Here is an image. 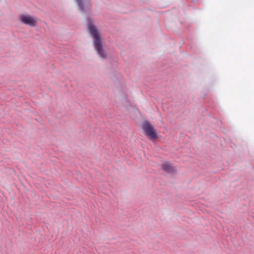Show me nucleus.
<instances>
[{
    "label": "nucleus",
    "mask_w": 254,
    "mask_h": 254,
    "mask_svg": "<svg viewBox=\"0 0 254 254\" xmlns=\"http://www.w3.org/2000/svg\"><path fill=\"white\" fill-rule=\"evenodd\" d=\"M88 28L91 35L93 38V43L95 50L101 58H106V55L102 47V40L101 36L98 32L96 27L93 25L90 20L88 22Z\"/></svg>",
    "instance_id": "nucleus-1"
},
{
    "label": "nucleus",
    "mask_w": 254,
    "mask_h": 254,
    "mask_svg": "<svg viewBox=\"0 0 254 254\" xmlns=\"http://www.w3.org/2000/svg\"><path fill=\"white\" fill-rule=\"evenodd\" d=\"M141 128L145 135L150 140H153L157 137V130L149 121H143L141 123Z\"/></svg>",
    "instance_id": "nucleus-2"
},
{
    "label": "nucleus",
    "mask_w": 254,
    "mask_h": 254,
    "mask_svg": "<svg viewBox=\"0 0 254 254\" xmlns=\"http://www.w3.org/2000/svg\"><path fill=\"white\" fill-rule=\"evenodd\" d=\"M19 19L23 24L31 27L35 26L38 22L37 18L28 14L21 15L19 16Z\"/></svg>",
    "instance_id": "nucleus-3"
},
{
    "label": "nucleus",
    "mask_w": 254,
    "mask_h": 254,
    "mask_svg": "<svg viewBox=\"0 0 254 254\" xmlns=\"http://www.w3.org/2000/svg\"><path fill=\"white\" fill-rule=\"evenodd\" d=\"M162 168L164 171L168 173H171L174 171V169L173 166L168 162H165L162 165Z\"/></svg>",
    "instance_id": "nucleus-4"
},
{
    "label": "nucleus",
    "mask_w": 254,
    "mask_h": 254,
    "mask_svg": "<svg viewBox=\"0 0 254 254\" xmlns=\"http://www.w3.org/2000/svg\"><path fill=\"white\" fill-rule=\"evenodd\" d=\"M76 1L78 3V4L79 6L80 10H83V3L82 2V0H76Z\"/></svg>",
    "instance_id": "nucleus-5"
}]
</instances>
